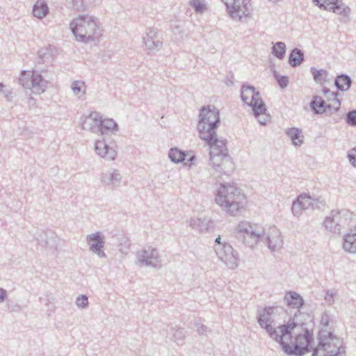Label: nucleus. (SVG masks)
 Here are the masks:
<instances>
[{
	"label": "nucleus",
	"mask_w": 356,
	"mask_h": 356,
	"mask_svg": "<svg viewBox=\"0 0 356 356\" xmlns=\"http://www.w3.org/2000/svg\"><path fill=\"white\" fill-rule=\"evenodd\" d=\"M100 124L99 133L100 135L113 134L118 131V124L111 118L102 119V116Z\"/></svg>",
	"instance_id": "22"
},
{
	"label": "nucleus",
	"mask_w": 356,
	"mask_h": 356,
	"mask_svg": "<svg viewBox=\"0 0 356 356\" xmlns=\"http://www.w3.org/2000/svg\"><path fill=\"white\" fill-rule=\"evenodd\" d=\"M89 249L99 258L106 257V254L103 250L104 246V236L100 232H97L89 234L86 237Z\"/></svg>",
	"instance_id": "14"
},
{
	"label": "nucleus",
	"mask_w": 356,
	"mask_h": 356,
	"mask_svg": "<svg viewBox=\"0 0 356 356\" xmlns=\"http://www.w3.org/2000/svg\"><path fill=\"white\" fill-rule=\"evenodd\" d=\"M218 259L225 263L231 269L238 267L239 256L237 251L234 250L232 246L228 245H220L214 248Z\"/></svg>",
	"instance_id": "12"
},
{
	"label": "nucleus",
	"mask_w": 356,
	"mask_h": 356,
	"mask_svg": "<svg viewBox=\"0 0 356 356\" xmlns=\"http://www.w3.org/2000/svg\"><path fill=\"white\" fill-rule=\"evenodd\" d=\"M325 300L329 304H332L334 302V293L332 292L330 293V291H327L325 296Z\"/></svg>",
	"instance_id": "48"
},
{
	"label": "nucleus",
	"mask_w": 356,
	"mask_h": 356,
	"mask_svg": "<svg viewBox=\"0 0 356 356\" xmlns=\"http://www.w3.org/2000/svg\"><path fill=\"white\" fill-rule=\"evenodd\" d=\"M138 262L140 266L159 269L162 260L156 248L148 247L137 252Z\"/></svg>",
	"instance_id": "11"
},
{
	"label": "nucleus",
	"mask_w": 356,
	"mask_h": 356,
	"mask_svg": "<svg viewBox=\"0 0 356 356\" xmlns=\"http://www.w3.org/2000/svg\"><path fill=\"white\" fill-rule=\"evenodd\" d=\"M323 94L326 96V97L328 99H330V100L332 99V100L334 110L335 112H337L339 110L340 105H341V102L337 98L338 93L337 92H331L330 90V89H328V88H327L325 87H324L323 88Z\"/></svg>",
	"instance_id": "35"
},
{
	"label": "nucleus",
	"mask_w": 356,
	"mask_h": 356,
	"mask_svg": "<svg viewBox=\"0 0 356 356\" xmlns=\"http://www.w3.org/2000/svg\"><path fill=\"white\" fill-rule=\"evenodd\" d=\"M242 101L252 108L254 117L260 124L265 125L270 120V116L267 113L266 106L259 91L252 86L243 83L241 88Z\"/></svg>",
	"instance_id": "5"
},
{
	"label": "nucleus",
	"mask_w": 356,
	"mask_h": 356,
	"mask_svg": "<svg viewBox=\"0 0 356 356\" xmlns=\"http://www.w3.org/2000/svg\"><path fill=\"white\" fill-rule=\"evenodd\" d=\"M196 327H197V332L200 334H204L207 331V327L205 325H204L197 323L196 324Z\"/></svg>",
	"instance_id": "46"
},
{
	"label": "nucleus",
	"mask_w": 356,
	"mask_h": 356,
	"mask_svg": "<svg viewBox=\"0 0 356 356\" xmlns=\"http://www.w3.org/2000/svg\"><path fill=\"white\" fill-rule=\"evenodd\" d=\"M352 213L348 210H333L324 221L325 228L333 234H340L342 229L349 227Z\"/></svg>",
	"instance_id": "9"
},
{
	"label": "nucleus",
	"mask_w": 356,
	"mask_h": 356,
	"mask_svg": "<svg viewBox=\"0 0 356 356\" xmlns=\"http://www.w3.org/2000/svg\"><path fill=\"white\" fill-rule=\"evenodd\" d=\"M166 332L170 340L177 343L182 342L186 337L185 331L183 329H177L170 325H168Z\"/></svg>",
	"instance_id": "26"
},
{
	"label": "nucleus",
	"mask_w": 356,
	"mask_h": 356,
	"mask_svg": "<svg viewBox=\"0 0 356 356\" xmlns=\"http://www.w3.org/2000/svg\"><path fill=\"white\" fill-rule=\"evenodd\" d=\"M286 134L290 138L293 145L300 146L302 144L304 137L301 129L296 127L289 128L286 131Z\"/></svg>",
	"instance_id": "28"
},
{
	"label": "nucleus",
	"mask_w": 356,
	"mask_h": 356,
	"mask_svg": "<svg viewBox=\"0 0 356 356\" xmlns=\"http://www.w3.org/2000/svg\"><path fill=\"white\" fill-rule=\"evenodd\" d=\"M187 154L185 151L181 150L177 147H172L168 152V157L170 161L175 163H179L186 161Z\"/></svg>",
	"instance_id": "31"
},
{
	"label": "nucleus",
	"mask_w": 356,
	"mask_h": 356,
	"mask_svg": "<svg viewBox=\"0 0 356 356\" xmlns=\"http://www.w3.org/2000/svg\"><path fill=\"white\" fill-rule=\"evenodd\" d=\"M330 323V315L327 312H324L321 315V324L324 327H327Z\"/></svg>",
	"instance_id": "45"
},
{
	"label": "nucleus",
	"mask_w": 356,
	"mask_h": 356,
	"mask_svg": "<svg viewBox=\"0 0 356 356\" xmlns=\"http://www.w3.org/2000/svg\"><path fill=\"white\" fill-rule=\"evenodd\" d=\"M310 72L316 83L322 84L326 81L328 72L325 70H317L316 67H312L310 68Z\"/></svg>",
	"instance_id": "33"
},
{
	"label": "nucleus",
	"mask_w": 356,
	"mask_h": 356,
	"mask_svg": "<svg viewBox=\"0 0 356 356\" xmlns=\"http://www.w3.org/2000/svg\"><path fill=\"white\" fill-rule=\"evenodd\" d=\"M276 307H266L258 312L257 322L269 337L276 341L288 356H302L313 349V325L307 314L299 311L283 324L273 327Z\"/></svg>",
	"instance_id": "1"
},
{
	"label": "nucleus",
	"mask_w": 356,
	"mask_h": 356,
	"mask_svg": "<svg viewBox=\"0 0 356 356\" xmlns=\"http://www.w3.org/2000/svg\"><path fill=\"white\" fill-rule=\"evenodd\" d=\"M71 89L75 96L81 99L86 94V86L83 81H74L71 85Z\"/></svg>",
	"instance_id": "32"
},
{
	"label": "nucleus",
	"mask_w": 356,
	"mask_h": 356,
	"mask_svg": "<svg viewBox=\"0 0 356 356\" xmlns=\"http://www.w3.org/2000/svg\"><path fill=\"white\" fill-rule=\"evenodd\" d=\"M122 176L118 170L115 168L108 169L102 172L100 176V181L105 186L116 187L120 183Z\"/></svg>",
	"instance_id": "18"
},
{
	"label": "nucleus",
	"mask_w": 356,
	"mask_h": 356,
	"mask_svg": "<svg viewBox=\"0 0 356 356\" xmlns=\"http://www.w3.org/2000/svg\"><path fill=\"white\" fill-rule=\"evenodd\" d=\"M19 83L24 88L31 89L35 94H42L47 88V81L43 79L38 71H33L32 74L29 72L22 71L19 78Z\"/></svg>",
	"instance_id": "10"
},
{
	"label": "nucleus",
	"mask_w": 356,
	"mask_h": 356,
	"mask_svg": "<svg viewBox=\"0 0 356 356\" xmlns=\"http://www.w3.org/2000/svg\"><path fill=\"white\" fill-rule=\"evenodd\" d=\"M345 121L346 122L351 126V127H356V110H351L349 111L345 116Z\"/></svg>",
	"instance_id": "39"
},
{
	"label": "nucleus",
	"mask_w": 356,
	"mask_h": 356,
	"mask_svg": "<svg viewBox=\"0 0 356 356\" xmlns=\"http://www.w3.org/2000/svg\"><path fill=\"white\" fill-rule=\"evenodd\" d=\"M343 248L346 252L356 253V233L344 235Z\"/></svg>",
	"instance_id": "29"
},
{
	"label": "nucleus",
	"mask_w": 356,
	"mask_h": 356,
	"mask_svg": "<svg viewBox=\"0 0 356 356\" xmlns=\"http://www.w3.org/2000/svg\"><path fill=\"white\" fill-rule=\"evenodd\" d=\"M303 210H305V209L303 208V207H302L301 203L296 198L293 202L291 207V211L293 213V215L296 217H299L301 215Z\"/></svg>",
	"instance_id": "40"
},
{
	"label": "nucleus",
	"mask_w": 356,
	"mask_h": 356,
	"mask_svg": "<svg viewBox=\"0 0 356 356\" xmlns=\"http://www.w3.org/2000/svg\"><path fill=\"white\" fill-rule=\"evenodd\" d=\"M70 29L76 40L84 42L94 41L102 35V29L95 19L86 15L74 19L70 23Z\"/></svg>",
	"instance_id": "4"
},
{
	"label": "nucleus",
	"mask_w": 356,
	"mask_h": 356,
	"mask_svg": "<svg viewBox=\"0 0 356 356\" xmlns=\"http://www.w3.org/2000/svg\"><path fill=\"white\" fill-rule=\"evenodd\" d=\"M352 84L351 78L345 74L338 75L334 80V85L341 91H347Z\"/></svg>",
	"instance_id": "27"
},
{
	"label": "nucleus",
	"mask_w": 356,
	"mask_h": 356,
	"mask_svg": "<svg viewBox=\"0 0 356 356\" xmlns=\"http://www.w3.org/2000/svg\"><path fill=\"white\" fill-rule=\"evenodd\" d=\"M251 0H222L228 15L235 22H247L252 18Z\"/></svg>",
	"instance_id": "7"
},
{
	"label": "nucleus",
	"mask_w": 356,
	"mask_h": 356,
	"mask_svg": "<svg viewBox=\"0 0 356 356\" xmlns=\"http://www.w3.org/2000/svg\"><path fill=\"white\" fill-rule=\"evenodd\" d=\"M215 201L225 211L234 216L244 209L247 202L241 190L233 184H221Z\"/></svg>",
	"instance_id": "3"
},
{
	"label": "nucleus",
	"mask_w": 356,
	"mask_h": 356,
	"mask_svg": "<svg viewBox=\"0 0 356 356\" xmlns=\"http://www.w3.org/2000/svg\"><path fill=\"white\" fill-rule=\"evenodd\" d=\"M347 158L350 163L356 168V147L352 148L348 152Z\"/></svg>",
	"instance_id": "43"
},
{
	"label": "nucleus",
	"mask_w": 356,
	"mask_h": 356,
	"mask_svg": "<svg viewBox=\"0 0 356 356\" xmlns=\"http://www.w3.org/2000/svg\"><path fill=\"white\" fill-rule=\"evenodd\" d=\"M297 199L301 203L302 207L306 209H322L325 206V202L319 198H313L309 195L303 193L300 195Z\"/></svg>",
	"instance_id": "19"
},
{
	"label": "nucleus",
	"mask_w": 356,
	"mask_h": 356,
	"mask_svg": "<svg viewBox=\"0 0 356 356\" xmlns=\"http://www.w3.org/2000/svg\"><path fill=\"white\" fill-rule=\"evenodd\" d=\"M5 85L0 83V93H2L3 97L8 102H13L14 98L13 92L11 90H4Z\"/></svg>",
	"instance_id": "42"
},
{
	"label": "nucleus",
	"mask_w": 356,
	"mask_h": 356,
	"mask_svg": "<svg viewBox=\"0 0 356 356\" xmlns=\"http://www.w3.org/2000/svg\"><path fill=\"white\" fill-rule=\"evenodd\" d=\"M95 150L96 154L105 161H113L117 156V152L106 142L104 138L96 140Z\"/></svg>",
	"instance_id": "16"
},
{
	"label": "nucleus",
	"mask_w": 356,
	"mask_h": 356,
	"mask_svg": "<svg viewBox=\"0 0 356 356\" xmlns=\"http://www.w3.org/2000/svg\"><path fill=\"white\" fill-rule=\"evenodd\" d=\"M312 356H345L342 341L335 337L331 332L321 331L318 344L313 349Z\"/></svg>",
	"instance_id": "6"
},
{
	"label": "nucleus",
	"mask_w": 356,
	"mask_h": 356,
	"mask_svg": "<svg viewBox=\"0 0 356 356\" xmlns=\"http://www.w3.org/2000/svg\"><path fill=\"white\" fill-rule=\"evenodd\" d=\"M101 117L100 113L97 112H92L88 116L84 117L81 122L82 129L99 134Z\"/></svg>",
	"instance_id": "17"
},
{
	"label": "nucleus",
	"mask_w": 356,
	"mask_h": 356,
	"mask_svg": "<svg viewBox=\"0 0 356 356\" xmlns=\"http://www.w3.org/2000/svg\"><path fill=\"white\" fill-rule=\"evenodd\" d=\"M143 39L148 54H155L162 46L161 38L156 29H148L146 36Z\"/></svg>",
	"instance_id": "15"
},
{
	"label": "nucleus",
	"mask_w": 356,
	"mask_h": 356,
	"mask_svg": "<svg viewBox=\"0 0 356 356\" xmlns=\"http://www.w3.org/2000/svg\"><path fill=\"white\" fill-rule=\"evenodd\" d=\"M215 243H216V245L214 246V248L216 246H218L220 245H228L229 243H222L221 242V237L220 236H218L216 239H215Z\"/></svg>",
	"instance_id": "50"
},
{
	"label": "nucleus",
	"mask_w": 356,
	"mask_h": 356,
	"mask_svg": "<svg viewBox=\"0 0 356 356\" xmlns=\"http://www.w3.org/2000/svg\"><path fill=\"white\" fill-rule=\"evenodd\" d=\"M287 305L293 309H299L304 304L302 297L294 291H289L284 296Z\"/></svg>",
	"instance_id": "20"
},
{
	"label": "nucleus",
	"mask_w": 356,
	"mask_h": 356,
	"mask_svg": "<svg viewBox=\"0 0 356 356\" xmlns=\"http://www.w3.org/2000/svg\"><path fill=\"white\" fill-rule=\"evenodd\" d=\"M304 60V53L302 50L294 48L289 56V63L292 67L299 66Z\"/></svg>",
	"instance_id": "30"
},
{
	"label": "nucleus",
	"mask_w": 356,
	"mask_h": 356,
	"mask_svg": "<svg viewBox=\"0 0 356 356\" xmlns=\"http://www.w3.org/2000/svg\"><path fill=\"white\" fill-rule=\"evenodd\" d=\"M273 74L279 86L282 89L286 88L289 84L288 76L284 75H279L276 71H275Z\"/></svg>",
	"instance_id": "38"
},
{
	"label": "nucleus",
	"mask_w": 356,
	"mask_h": 356,
	"mask_svg": "<svg viewBox=\"0 0 356 356\" xmlns=\"http://www.w3.org/2000/svg\"><path fill=\"white\" fill-rule=\"evenodd\" d=\"M264 229L248 222H241L237 226V238L246 246L253 248L262 239Z\"/></svg>",
	"instance_id": "8"
},
{
	"label": "nucleus",
	"mask_w": 356,
	"mask_h": 356,
	"mask_svg": "<svg viewBox=\"0 0 356 356\" xmlns=\"http://www.w3.org/2000/svg\"><path fill=\"white\" fill-rule=\"evenodd\" d=\"M76 305L78 307L85 309L88 306V298L86 295H80L76 299Z\"/></svg>",
	"instance_id": "41"
},
{
	"label": "nucleus",
	"mask_w": 356,
	"mask_h": 356,
	"mask_svg": "<svg viewBox=\"0 0 356 356\" xmlns=\"http://www.w3.org/2000/svg\"><path fill=\"white\" fill-rule=\"evenodd\" d=\"M333 4L334 6H332L330 12H332L343 17H348L350 16V8L344 3L342 0H336Z\"/></svg>",
	"instance_id": "25"
},
{
	"label": "nucleus",
	"mask_w": 356,
	"mask_h": 356,
	"mask_svg": "<svg viewBox=\"0 0 356 356\" xmlns=\"http://www.w3.org/2000/svg\"><path fill=\"white\" fill-rule=\"evenodd\" d=\"M33 15L38 19H43L49 13V7L44 0H38L33 5Z\"/></svg>",
	"instance_id": "24"
},
{
	"label": "nucleus",
	"mask_w": 356,
	"mask_h": 356,
	"mask_svg": "<svg viewBox=\"0 0 356 356\" xmlns=\"http://www.w3.org/2000/svg\"><path fill=\"white\" fill-rule=\"evenodd\" d=\"M286 53V45L283 42H277L272 47V54L278 59L284 58Z\"/></svg>",
	"instance_id": "34"
},
{
	"label": "nucleus",
	"mask_w": 356,
	"mask_h": 356,
	"mask_svg": "<svg viewBox=\"0 0 356 356\" xmlns=\"http://www.w3.org/2000/svg\"><path fill=\"white\" fill-rule=\"evenodd\" d=\"M95 0H72V5L74 10L84 11L90 8L94 3Z\"/></svg>",
	"instance_id": "36"
},
{
	"label": "nucleus",
	"mask_w": 356,
	"mask_h": 356,
	"mask_svg": "<svg viewBox=\"0 0 356 356\" xmlns=\"http://www.w3.org/2000/svg\"><path fill=\"white\" fill-rule=\"evenodd\" d=\"M52 58V54L49 49H41L38 51V60L39 63H50Z\"/></svg>",
	"instance_id": "37"
},
{
	"label": "nucleus",
	"mask_w": 356,
	"mask_h": 356,
	"mask_svg": "<svg viewBox=\"0 0 356 356\" xmlns=\"http://www.w3.org/2000/svg\"><path fill=\"white\" fill-rule=\"evenodd\" d=\"M7 291L3 288H0V303H3L7 298Z\"/></svg>",
	"instance_id": "47"
},
{
	"label": "nucleus",
	"mask_w": 356,
	"mask_h": 356,
	"mask_svg": "<svg viewBox=\"0 0 356 356\" xmlns=\"http://www.w3.org/2000/svg\"><path fill=\"white\" fill-rule=\"evenodd\" d=\"M191 5L197 13H201L205 9L204 5L200 0H192Z\"/></svg>",
	"instance_id": "44"
},
{
	"label": "nucleus",
	"mask_w": 356,
	"mask_h": 356,
	"mask_svg": "<svg viewBox=\"0 0 356 356\" xmlns=\"http://www.w3.org/2000/svg\"><path fill=\"white\" fill-rule=\"evenodd\" d=\"M261 241L266 243L268 248L273 252L279 250L283 245L281 233L275 227H270L267 232L264 230Z\"/></svg>",
	"instance_id": "13"
},
{
	"label": "nucleus",
	"mask_w": 356,
	"mask_h": 356,
	"mask_svg": "<svg viewBox=\"0 0 356 356\" xmlns=\"http://www.w3.org/2000/svg\"><path fill=\"white\" fill-rule=\"evenodd\" d=\"M220 111L213 105L203 106L198 115L197 131L200 138L209 146V165L212 175L221 177L229 175L234 163L228 154L226 140L218 139L216 130L220 126Z\"/></svg>",
	"instance_id": "2"
},
{
	"label": "nucleus",
	"mask_w": 356,
	"mask_h": 356,
	"mask_svg": "<svg viewBox=\"0 0 356 356\" xmlns=\"http://www.w3.org/2000/svg\"><path fill=\"white\" fill-rule=\"evenodd\" d=\"M309 106L314 114L320 115L326 111L330 105H326L325 100L320 96L315 95L310 102Z\"/></svg>",
	"instance_id": "21"
},
{
	"label": "nucleus",
	"mask_w": 356,
	"mask_h": 356,
	"mask_svg": "<svg viewBox=\"0 0 356 356\" xmlns=\"http://www.w3.org/2000/svg\"><path fill=\"white\" fill-rule=\"evenodd\" d=\"M211 220L207 218H191L189 220V226L195 230L200 232L207 231L209 227Z\"/></svg>",
	"instance_id": "23"
},
{
	"label": "nucleus",
	"mask_w": 356,
	"mask_h": 356,
	"mask_svg": "<svg viewBox=\"0 0 356 356\" xmlns=\"http://www.w3.org/2000/svg\"><path fill=\"white\" fill-rule=\"evenodd\" d=\"M195 158L196 157L194 154L191 155L188 159H187L186 157V164L191 166L192 165L193 162L195 161Z\"/></svg>",
	"instance_id": "49"
}]
</instances>
